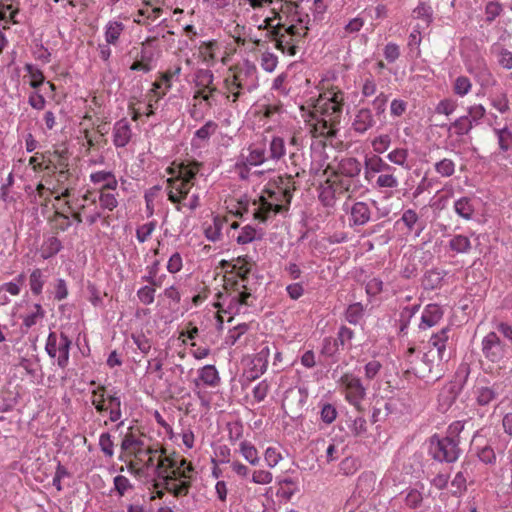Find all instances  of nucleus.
I'll list each match as a JSON object with an SVG mask.
<instances>
[{
	"label": "nucleus",
	"instance_id": "a19ab883",
	"mask_svg": "<svg viewBox=\"0 0 512 512\" xmlns=\"http://www.w3.org/2000/svg\"><path fill=\"white\" fill-rule=\"evenodd\" d=\"M108 394L109 392L107 391L104 385H97L91 391V404L94 406L95 410L100 414H103V405L108 401Z\"/></svg>",
	"mask_w": 512,
	"mask_h": 512
},
{
	"label": "nucleus",
	"instance_id": "aec40b11",
	"mask_svg": "<svg viewBox=\"0 0 512 512\" xmlns=\"http://www.w3.org/2000/svg\"><path fill=\"white\" fill-rule=\"evenodd\" d=\"M270 356V349L267 345H264L255 354L251 360V367L249 369V378L255 380L265 373L268 367V360Z\"/></svg>",
	"mask_w": 512,
	"mask_h": 512
},
{
	"label": "nucleus",
	"instance_id": "864d4df0",
	"mask_svg": "<svg viewBox=\"0 0 512 512\" xmlns=\"http://www.w3.org/2000/svg\"><path fill=\"white\" fill-rule=\"evenodd\" d=\"M278 65V56L270 51H265L260 57V66L267 72L272 73L275 71Z\"/></svg>",
	"mask_w": 512,
	"mask_h": 512
},
{
	"label": "nucleus",
	"instance_id": "412c9836",
	"mask_svg": "<svg viewBox=\"0 0 512 512\" xmlns=\"http://www.w3.org/2000/svg\"><path fill=\"white\" fill-rule=\"evenodd\" d=\"M397 223H402L407 229V234H412L414 238L419 237L425 228L424 223L419 219L418 214L413 209L403 211Z\"/></svg>",
	"mask_w": 512,
	"mask_h": 512
},
{
	"label": "nucleus",
	"instance_id": "39448f33",
	"mask_svg": "<svg viewBox=\"0 0 512 512\" xmlns=\"http://www.w3.org/2000/svg\"><path fill=\"white\" fill-rule=\"evenodd\" d=\"M291 199L292 191L289 185H271L253 201L251 210L254 219L265 222L272 215L287 209Z\"/></svg>",
	"mask_w": 512,
	"mask_h": 512
},
{
	"label": "nucleus",
	"instance_id": "ea45409f",
	"mask_svg": "<svg viewBox=\"0 0 512 512\" xmlns=\"http://www.w3.org/2000/svg\"><path fill=\"white\" fill-rule=\"evenodd\" d=\"M472 129L473 126L469 122L468 116L465 115L458 117L454 122L447 126V130L450 135L454 133L459 137L467 135Z\"/></svg>",
	"mask_w": 512,
	"mask_h": 512
},
{
	"label": "nucleus",
	"instance_id": "c85d7f7f",
	"mask_svg": "<svg viewBox=\"0 0 512 512\" xmlns=\"http://www.w3.org/2000/svg\"><path fill=\"white\" fill-rule=\"evenodd\" d=\"M489 126L492 128L493 134L497 139L500 151L505 153L512 149V130L507 126L502 128L494 126L493 122H489Z\"/></svg>",
	"mask_w": 512,
	"mask_h": 512
},
{
	"label": "nucleus",
	"instance_id": "f3484780",
	"mask_svg": "<svg viewBox=\"0 0 512 512\" xmlns=\"http://www.w3.org/2000/svg\"><path fill=\"white\" fill-rule=\"evenodd\" d=\"M126 25L122 22L120 17L110 19L103 27L104 41L117 47L121 44L122 37L124 36Z\"/></svg>",
	"mask_w": 512,
	"mask_h": 512
},
{
	"label": "nucleus",
	"instance_id": "6e6552de",
	"mask_svg": "<svg viewBox=\"0 0 512 512\" xmlns=\"http://www.w3.org/2000/svg\"><path fill=\"white\" fill-rule=\"evenodd\" d=\"M72 341L63 332L59 335L55 332H50L46 344L45 350L51 358L57 359V365L60 368H66L69 363V355Z\"/></svg>",
	"mask_w": 512,
	"mask_h": 512
},
{
	"label": "nucleus",
	"instance_id": "f704fd0d",
	"mask_svg": "<svg viewBox=\"0 0 512 512\" xmlns=\"http://www.w3.org/2000/svg\"><path fill=\"white\" fill-rule=\"evenodd\" d=\"M422 352H418L415 347H409L403 355L404 360L410 365L409 369L415 373L427 371L426 365L422 362Z\"/></svg>",
	"mask_w": 512,
	"mask_h": 512
},
{
	"label": "nucleus",
	"instance_id": "f257e3e1",
	"mask_svg": "<svg viewBox=\"0 0 512 512\" xmlns=\"http://www.w3.org/2000/svg\"><path fill=\"white\" fill-rule=\"evenodd\" d=\"M309 16L298 10L294 3L281 4L276 16L267 17L258 26L260 30H268L276 42V48L290 56L297 52L298 43L306 36Z\"/></svg>",
	"mask_w": 512,
	"mask_h": 512
},
{
	"label": "nucleus",
	"instance_id": "8fccbe9b",
	"mask_svg": "<svg viewBox=\"0 0 512 512\" xmlns=\"http://www.w3.org/2000/svg\"><path fill=\"white\" fill-rule=\"evenodd\" d=\"M364 311V306L361 303H353L346 310V320L351 324H358L364 316Z\"/></svg>",
	"mask_w": 512,
	"mask_h": 512
},
{
	"label": "nucleus",
	"instance_id": "603ef678",
	"mask_svg": "<svg viewBox=\"0 0 512 512\" xmlns=\"http://www.w3.org/2000/svg\"><path fill=\"white\" fill-rule=\"evenodd\" d=\"M490 105L499 113L505 114L510 110L509 100L506 93L489 96Z\"/></svg>",
	"mask_w": 512,
	"mask_h": 512
},
{
	"label": "nucleus",
	"instance_id": "0e129e2a",
	"mask_svg": "<svg viewBox=\"0 0 512 512\" xmlns=\"http://www.w3.org/2000/svg\"><path fill=\"white\" fill-rule=\"evenodd\" d=\"M61 248L62 244L60 240L56 237H50L47 241H45L43 245L42 257L44 259H48L57 254Z\"/></svg>",
	"mask_w": 512,
	"mask_h": 512
},
{
	"label": "nucleus",
	"instance_id": "4c0bfd02",
	"mask_svg": "<svg viewBox=\"0 0 512 512\" xmlns=\"http://www.w3.org/2000/svg\"><path fill=\"white\" fill-rule=\"evenodd\" d=\"M239 452L242 457L251 465L256 466L260 462L258 450L250 441L244 440L239 443Z\"/></svg>",
	"mask_w": 512,
	"mask_h": 512
},
{
	"label": "nucleus",
	"instance_id": "bf43d9fd",
	"mask_svg": "<svg viewBox=\"0 0 512 512\" xmlns=\"http://www.w3.org/2000/svg\"><path fill=\"white\" fill-rule=\"evenodd\" d=\"M457 107V100L453 98H445L438 102V104L435 107V112L437 114L450 116L456 111Z\"/></svg>",
	"mask_w": 512,
	"mask_h": 512
},
{
	"label": "nucleus",
	"instance_id": "72a5a7b5",
	"mask_svg": "<svg viewBox=\"0 0 512 512\" xmlns=\"http://www.w3.org/2000/svg\"><path fill=\"white\" fill-rule=\"evenodd\" d=\"M198 378L205 386L217 387L221 382L218 370L214 365H205L198 370Z\"/></svg>",
	"mask_w": 512,
	"mask_h": 512
},
{
	"label": "nucleus",
	"instance_id": "de8ad7c7",
	"mask_svg": "<svg viewBox=\"0 0 512 512\" xmlns=\"http://www.w3.org/2000/svg\"><path fill=\"white\" fill-rule=\"evenodd\" d=\"M492 52L497 56L498 64L504 69H512V52L500 45L492 46Z\"/></svg>",
	"mask_w": 512,
	"mask_h": 512
},
{
	"label": "nucleus",
	"instance_id": "9d476101",
	"mask_svg": "<svg viewBox=\"0 0 512 512\" xmlns=\"http://www.w3.org/2000/svg\"><path fill=\"white\" fill-rule=\"evenodd\" d=\"M340 385L344 390L346 401L358 411L362 409V401L366 396V388L359 377L351 373H345L340 378Z\"/></svg>",
	"mask_w": 512,
	"mask_h": 512
},
{
	"label": "nucleus",
	"instance_id": "49530a36",
	"mask_svg": "<svg viewBox=\"0 0 512 512\" xmlns=\"http://www.w3.org/2000/svg\"><path fill=\"white\" fill-rule=\"evenodd\" d=\"M24 70L27 72L30 78L29 84L32 88L38 89L44 83L45 77L43 72L34 64H25Z\"/></svg>",
	"mask_w": 512,
	"mask_h": 512
},
{
	"label": "nucleus",
	"instance_id": "5fc2aeb1",
	"mask_svg": "<svg viewBox=\"0 0 512 512\" xmlns=\"http://www.w3.org/2000/svg\"><path fill=\"white\" fill-rule=\"evenodd\" d=\"M471 89L472 83L466 76H458L453 83V92L459 97L466 96Z\"/></svg>",
	"mask_w": 512,
	"mask_h": 512
},
{
	"label": "nucleus",
	"instance_id": "680f3d73",
	"mask_svg": "<svg viewBox=\"0 0 512 512\" xmlns=\"http://www.w3.org/2000/svg\"><path fill=\"white\" fill-rule=\"evenodd\" d=\"M478 459L487 465H494L496 463V454L494 449L486 444L482 447H478L476 450Z\"/></svg>",
	"mask_w": 512,
	"mask_h": 512
},
{
	"label": "nucleus",
	"instance_id": "4468645a",
	"mask_svg": "<svg viewBox=\"0 0 512 512\" xmlns=\"http://www.w3.org/2000/svg\"><path fill=\"white\" fill-rule=\"evenodd\" d=\"M343 210L349 214V226H363L367 224L371 218V211L367 203L359 201L352 205L346 201L343 204Z\"/></svg>",
	"mask_w": 512,
	"mask_h": 512
},
{
	"label": "nucleus",
	"instance_id": "e433bc0d",
	"mask_svg": "<svg viewBox=\"0 0 512 512\" xmlns=\"http://www.w3.org/2000/svg\"><path fill=\"white\" fill-rule=\"evenodd\" d=\"M449 249L458 254H467L472 248L471 241L468 236L457 234L449 241Z\"/></svg>",
	"mask_w": 512,
	"mask_h": 512
},
{
	"label": "nucleus",
	"instance_id": "20e7f679",
	"mask_svg": "<svg viewBox=\"0 0 512 512\" xmlns=\"http://www.w3.org/2000/svg\"><path fill=\"white\" fill-rule=\"evenodd\" d=\"M226 98L236 108L238 101L259 87L258 70L254 63L246 60L237 65L231 76L225 78Z\"/></svg>",
	"mask_w": 512,
	"mask_h": 512
},
{
	"label": "nucleus",
	"instance_id": "a18cd8bd",
	"mask_svg": "<svg viewBox=\"0 0 512 512\" xmlns=\"http://www.w3.org/2000/svg\"><path fill=\"white\" fill-rule=\"evenodd\" d=\"M181 74V67L175 66L173 68L168 69L162 76L161 81L163 82L165 86V91H163L161 94H158L157 99L155 102H157L159 99L164 97L167 91H169L172 87V82L174 80H178L179 76Z\"/></svg>",
	"mask_w": 512,
	"mask_h": 512
},
{
	"label": "nucleus",
	"instance_id": "4d7b16f0",
	"mask_svg": "<svg viewBox=\"0 0 512 512\" xmlns=\"http://www.w3.org/2000/svg\"><path fill=\"white\" fill-rule=\"evenodd\" d=\"M248 325L245 323L238 324L230 329L225 337V343L229 346L235 345L240 338L247 332Z\"/></svg>",
	"mask_w": 512,
	"mask_h": 512
},
{
	"label": "nucleus",
	"instance_id": "7ed1b4c3",
	"mask_svg": "<svg viewBox=\"0 0 512 512\" xmlns=\"http://www.w3.org/2000/svg\"><path fill=\"white\" fill-rule=\"evenodd\" d=\"M342 91H326L312 109L302 108V118L313 137L332 136L340 122L344 104Z\"/></svg>",
	"mask_w": 512,
	"mask_h": 512
},
{
	"label": "nucleus",
	"instance_id": "37998d69",
	"mask_svg": "<svg viewBox=\"0 0 512 512\" xmlns=\"http://www.w3.org/2000/svg\"><path fill=\"white\" fill-rule=\"evenodd\" d=\"M46 277L44 276L41 269H34L29 277L30 290L34 295H40L42 293Z\"/></svg>",
	"mask_w": 512,
	"mask_h": 512
},
{
	"label": "nucleus",
	"instance_id": "3c124183",
	"mask_svg": "<svg viewBox=\"0 0 512 512\" xmlns=\"http://www.w3.org/2000/svg\"><path fill=\"white\" fill-rule=\"evenodd\" d=\"M131 481L123 475H117L113 479V490L119 497H123L127 492L133 490Z\"/></svg>",
	"mask_w": 512,
	"mask_h": 512
},
{
	"label": "nucleus",
	"instance_id": "58836bf2",
	"mask_svg": "<svg viewBox=\"0 0 512 512\" xmlns=\"http://www.w3.org/2000/svg\"><path fill=\"white\" fill-rule=\"evenodd\" d=\"M345 448L346 446L342 440L332 439L329 442L323 457L327 463L334 462L344 454Z\"/></svg>",
	"mask_w": 512,
	"mask_h": 512
},
{
	"label": "nucleus",
	"instance_id": "423d86ee",
	"mask_svg": "<svg viewBox=\"0 0 512 512\" xmlns=\"http://www.w3.org/2000/svg\"><path fill=\"white\" fill-rule=\"evenodd\" d=\"M450 327H444L432 334L428 341V351L423 352L422 362L426 365L427 371L431 372L435 361L446 362L451 357L449 350Z\"/></svg>",
	"mask_w": 512,
	"mask_h": 512
},
{
	"label": "nucleus",
	"instance_id": "393cba45",
	"mask_svg": "<svg viewBox=\"0 0 512 512\" xmlns=\"http://www.w3.org/2000/svg\"><path fill=\"white\" fill-rule=\"evenodd\" d=\"M443 314V310L438 304L426 305L421 315L419 329L426 330L437 325L442 319Z\"/></svg>",
	"mask_w": 512,
	"mask_h": 512
},
{
	"label": "nucleus",
	"instance_id": "c9c22d12",
	"mask_svg": "<svg viewBox=\"0 0 512 512\" xmlns=\"http://www.w3.org/2000/svg\"><path fill=\"white\" fill-rule=\"evenodd\" d=\"M474 210L473 201L469 197H461L454 202L455 213L465 220L473 218Z\"/></svg>",
	"mask_w": 512,
	"mask_h": 512
},
{
	"label": "nucleus",
	"instance_id": "09e8293b",
	"mask_svg": "<svg viewBox=\"0 0 512 512\" xmlns=\"http://www.w3.org/2000/svg\"><path fill=\"white\" fill-rule=\"evenodd\" d=\"M486 113V109L482 104H474L467 108L466 116H468L469 122L474 127L481 123Z\"/></svg>",
	"mask_w": 512,
	"mask_h": 512
},
{
	"label": "nucleus",
	"instance_id": "4be33fe9",
	"mask_svg": "<svg viewBox=\"0 0 512 512\" xmlns=\"http://www.w3.org/2000/svg\"><path fill=\"white\" fill-rule=\"evenodd\" d=\"M132 129L127 119L118 120L113 126V144L116 148L125 147L131 140Z\"/></svg>",
	"mask_w": 512,
	"mask_h": 512
},
{
	"label": "nucleus",
	"instance_id": "6e6d98bb",
	"mask_svg": "<svg viewBox=\"0 0 512 512\" xmlns=\"http://www.w3.org/2000/svg\"><path fill=\"white\" fill-rule=\"evenodd\" d=\"M393 172L394 171L380 173L376 180V186L378 188H397L399 185V181L397 177L393 174Z\"/></svg>",
	"mask_w": 512,
	"mask_h": 512
},
{
	"label": "nucleus",
	"instance_id": "e2e57ef3",
	"mask_svg": "<svg viewBox=\"0 0 512 512\" xmlns=\"http://www.w3.org/2000/svg\"><path fill=\"white\" fill-rule=\"evenodd\" d=\"M435 171L442 177H450L455 173V163L453 160L444 158L434 165Z\"/></svg>",
	"mask_w": 512,
	"mask_h": 512
},
{
	"label": "nucleus",
	"instance_id": "c756f323",
	"mask_svg": "<svg viewBox=\"0 0 512 512\" xmlns=\"http://www.w3.org/2000/svg\"><path fill=\"white\" fill-rule=\"evenodd\" d=\"M45 310L39 303H34L28 306V311L21 315L22 323L26 328L35 326L45 317Z\"/></svg>",
	"mask_w": 512,
	"mask_h": 512
},
{
	"label": "nucleus",
	"instance_id": "c03bdc74",
	"mask_svg": "<svg viewBox=\"0 0 512 512\" xmlns=\"http://www.w3.org/2000/svg\"><path fill=\"white\" fill-rule=\"evenodd\" d=\"M413 17L422 20V27L428 28L433 19V10L431 6L426 3H419V5L413 10Z\"/></svg>",
	"mask_w": 512,
	"mask_h": 512
},
{
	"label": "nucleus",
	"instance_id": "2eb2a0df",
	"mask_svg": "<svg viewBox=\"0 0 512 512\" xmlns=\"http://www.w3.org/2000/svg\"><path fill=\"white\" fill-rule=\"evenodd\" d=\"M482 352L491 362H498L504 357V344L495 332H490L483 338Z\"/></svg>",
	"mask_w": 512,
	"mask_h": 512
},
{
	"label": "nucleus",
	"instance_id": "79ce46f5",
	"mask_svg": "<svg viewBox=\"0 0 512 512\" xmlns=\"http://www.w3.org/2000/svg\"><path fill=\"white\" fill-rule=\"evenodd\" d=\"M118 194L115 191L102 190L99 192V205L101 209L106 211H113L119 204L117 199Z\"/></svg>",
	"mask_w": 512,
	"mask_h": 512
},
{
	"label": "nucleus",
	"instance_id": "dca6fc26",
	"mask_svg": "<svg viewBox=\"0 0 512 512\" xmlns=\"http://www.w3.org/2000/svg\"><path fill=\"white\" fill-rule=\"evenodd\" d=\"M376 124L375 115L372 109L368 107H362L358 109L352 119L351 127L353 131L358 135H364Z\"/></svg>",
	"mask_w": 512,
	"mask_h": 512
},
{
	"label": "nucleus",
	"instance_id": "774afa93",
	"mask_svg": "<svg viewBox=\"0 0 512 512\" xmlns=\"http://www.w3.org/2000/svg\"><path fill=\"white\" fill-rule=\"evenodd\" d=\"M156 228V222L150 221L147 223H144L137 227L136 229V238L140 243H144L148 241L155 231Z\"/></svg>",
	"mask_w": 512,
	"mask_h": 512
},
{
	"label": "nucleus",
	"instance_id": "5701e85b",
	"mask_svg": "<svg viewBox=\"0 0 512 512\" xmlns=\"http://www.w3.org/2000/svg\"><path fill=\"white\" fill-rule=\"evenodd\" d=\"M145 211L147 216H152L156 208L163 204L164 194L161 185H154L144 192Z\"/></svg>",
	"mask_w": 512,
	"mask_h": 512
},
{
	"label": "nucleus",
	"instance_id": "0eeeda50",
	"mask_svg": "<svg viewBox=\"0 0 512 512\" xmlns=\"http://www.w3.org/2000/svg\"><path fill=\"white\" fill-rule=\"evenodd\" d=\"M458 438L433 435L429 440V455L438 462L454 463L460 455Z\"/></svg>",
	"mask_w": 512,
	"mask_h": 512
},
{
	"label": "nucleus",
	"instance_id": "338daca9",
	"mask_svg": "<svg viewBox=\"0 0 512 512\" xmlns=\"http://www.w3.org/2000/svg\"><path fill=\"white\" fill-rule=\"evenodd\" d=\"M391 145V137L388 134H380L371 140V146L374 152L382 154L388 150Z\"/></svg>",
	"mask_w": 512,
	"mask_h": 512
},
{
	"label": "nucleus",
	"instance_id": "b1692460",
	"mask_svg": "<svg viewBox=\"0 0 512 512\" xmlns=\"http://www.w3.org/2000/svg\"><path fill=\"white\" fill-rule=\"evenodd\" d=\"M395 171V168L386 163L377 155L366 156L364 162V174L370 180L376 173Z\"/></svg>",
	"mask_w": 512,
	"mask_h": 512
},
{
	"label": "nucleus",
	"instance_id": "6ab92c4d",
	"mask_svg": "<svg viewBox=\"0 0 512 512\" xmlns=\"http://www.w3.org/2000/svg\"><path fill=\"white\" fill-rule=\"evenodd\" d=\"M89 180L93 185L99 186L98 192L102 190L116 191L118 188V180L113 171H94L89 175Z\"/></svg>",
	"mask_w": 512,
	"mask_h": 512
},
{
	"label": "nucleus",
	"instance_id": "a878e982",
	"mask_svg": "<svg viewBox=\"0 0 512 512\" xmlns=\"http://www.w3.org/2000/svg\"><path fill=\"white\" fill-rule=\"evenodd\" d=\"M262 142L267 145L269 161L278 162L286 155V143L282 137L272 136L271 139L265 138Z\"/></svg>",
	"mask_w": 512,
	"mask_h": 512
},
{
	"label": "nucleus",
	"instance_id": "2f4dec72",
	"mask_svg": "<svg viewBox=\"0 0 512 512\" xmlns=\"http://www.w3.org/2000/svg\"><path fill=\"white\" fill-rule=\"evenodd\" d=\"M467 478H468V462L461 463V470L458 471L453 480L451 486L454 488L452 495L462 496L467 490Z\"/></svg>",
	"mask_w": 512,
	"mask_h": 512
},
{
	"label": "nucleus",
	"instance_id": "f03ea898",
	"mask_svg": "<svg viewBox=\"0 0 512 512\" xmlns=\"http://www.w3.org/2000/svg\"><path fill=\"white\" fill-rule=\"evenodd\" d=\"M200 164L197 162H173L166 172L165 192L177 211H194L200 207L201 189L197 185Z\"/></svg>",
	"mask_w": 512,
	"mask_h": 512
},
{
	"label": "nucleus",
	"instance_id": "052dcab7",
	"mask_svg": "<svg viewBox=\"0 0 512 512\" xmlns=\"http://www.w3.org/2000/svg\"><path fill=\"white\" fill-rule=\"evenodd\" d=\"M420 305L413 304L411 306L404 307L400 312L399 322H400V330L404 331L413 316L419 311Z\"/></svg>",
	"mask_w": 512,
	"mask_h": 512
},
{
	"label": "nucleus",
	"instance_id": "69168bd1",
	"mask_svg": "<svg viewBox=\"0 0 512 512\" xmlns=\"http://www.w3.org/2000/svg\"><path fill=\"white\" fill-rule=\"evenodd\" d=\"M156 289L150 284L144 285L137 290V298L144 305H151L155 300Z\"/></svg>",
	"mask_w": 512,
	"mask_h": 512
},
{
	"label": "nucleus",
	"instance_id": "7c9ffc66",
	"mask_svg": "<svg viewBox=\"0 0 512 512\" xmlns=\"http://www.w3.org/2000/svg\"><path fill=\"white\" fill-rule=\"evenodd\" d=\"M224 220L220 216H214L212 221L204 223V235L211 242H218L222 238Z\"/></svg>",
	"mask_w": 512,
	"mask_h": 512
},
{
	"label": "nucleus",
	"instance_id": "9b49d317",
	"mask_svg": "<svg viewBox=\"0 0 512 512\" xmlns=\"http://www.w3.org/2000/svg\"><path fill=\"white\" fill-rule=\"evenodd\" d=\"M121 451L124 454L120 455L119 459L124 461L125 457H133L136 460H141L142 455L149 454L150 449L146 448L144 441L133 432L126 433L121 442Z\"/></svg>",
	"mask_w": 512,
	"mask_h": 512
},
{
	"label": "nucleus",
	"instance_id": "cd10ccee",
	"mask_svg": "<svg viewBox=\"0 0 512 512\" xmlns=\"http://www.w3.org/2000/svg\"><path fill=\"white\" fill-rule=\"evenodd\" d=\"M263 235L264 232L262 228L246 224L240 227L237 236L233 235V237L239 245H246L253 241L261 240Z\"/></svg>",
	"mask_w": 512,
	"mask_h": 512
},
{
	"label": "nucleus",
	"instance_id": "bb28decb",
	"mask_svg": "<svg viewBox=\"0 0 512 512\" xmlns=\"http://www.w3.org/2000/svg\"><path fill=\"white\" fill-rule=\"evenodd\" d=\"M362 170L360 161L354 157H346L340 160L337 166L339 177L358 178Z\"/></svg>",
	"mask_w": 512,
	"mask_h": 512
},
{
	"label": "nucleus",
	"instance_id": "13d9d810",
	"mask_svg": "<svg viewBox=\"0 0 512 512\" xmlns=\"http://www.w3.org/2000/svg\"><path fill=\"white\" fill-rule=\"evenodd\" d=\"M387 159L395 165L407 167L408 150L406 148H395L388 153Z\"/></svg>",
	"mask_w": 512,
	"mask_h": 512
},
{
	"label": "nucleus",
	"instance_id": "ddd939ff",
	"mask_svg": "<svg viewBox=\"0 0 512 512\" xmlns=\"http://www.w3.org/2000/svg\"><path fill=\"white\" fill-rule=\"evenodd\" d=\"M108 401L103 405V413L108 414V420L104 421V425H108L109 422L117 423V427H121L124 424L122 420V400L119 395V391L113 389L109 391L107 396Z\"/></svg>",
	"mask_w": 512,
	"mask_h": 512
},
{
	"label": "nucleus",
	"instance_id": "a211bd4d",
	"mask_svg": "<svg viewBox=\"0 0 512 512\" xmlns=\"http://www.w3.org/2000/svg\"><path fill=\"white\" fill-rule=\"evenodd\" d=\"M239 156L243 158V161L253 167L269 161L267 157V145L262 141L251 143L247 148V153L242 152Z\"/></svg>",
	"mask_w": 512,
	"mask_h": 512
},
{
	"label": "nucleus",
	"instance_id": "1a4fd4ad",
	"mask_svg": "<svg viewBox=\"0 0 512 512\" xmlns=\"http://www.w3.org/2000/svg\"><path fill=\"white\" fill-rule=\"evenodd\" d=\"M243 290L234 289L225 295L219 293V301L214 304L220 313L236 315L242 312L244 306L248 305L251 293L247 291L244 284L241 285Z\"/></svg>",
	"mask_w": 512,
	"mask_h": 512
},
{
	"label": "nucleus",
	"instance_id": "473e14b6",
	"mask_svg": "<svg viewBox=\"0 0 512 512\" xmlns=\"http://www.w3.org/2000/svg\"><path fill=\"white\" fill-rule=\"evenodd\" d=\"M474 397L481 406H486L495 400L499 394L496 386H476L474 388Z\"/></svg>",
	"mask_w": 512,
	"mask_h": 512
},
{
	"label": "nucleus",
	"instance_id": "f8f14e48",
	"mask_svg": "<svg viewBox=\"0 0 512 512\" xmlns=\"http://www.w3.org/2000/svg\"><path fill=\"white\" fill-rule=\"evenodd\" d=\"M171 472H169L168 481L179 480L181 482V490L189 488V482L194 471L193 466L183 457H172V463L169 464Z\"/></svg>",
	"mask_w": 512,
	"mask_h": 512
}]
</instances>
